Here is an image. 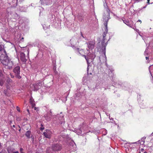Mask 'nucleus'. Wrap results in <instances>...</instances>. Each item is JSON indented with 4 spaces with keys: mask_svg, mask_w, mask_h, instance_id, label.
Instances as JSON below:
<instances>
[{
    "mask_svg": "<svg viewBox=\"0 0 153 153\" xmlns=\"http://www.w3.org/2000/svg\"><path fill=\"white\" fill-rule=\"evenodd\" d=\"M1 62L6 68L11 69L13 65V62L7 56L6 51H4V54H1L0 56Z\"/></svg>",
    "mask_w": 153,
    "mask_h": 153,
    "instance_id": "f257e3e1",
    "label": "nucleus"
},
{
    "mask_svg": "<svg viewBox=\"0 0 153 153\" xmlns=\"http://www.w3.org/2000/svg\"><path fill=\"white\" fill-rule=\"evenodd\" d=\"M77 51L79 52V53L82 56H84L86 59L88 64V66L87 69V73L88 75H91L92 74V73L90 72H89L88 70L89 68V64H90V62H92L93 59L95 58V55L94 54L91 53V54H89L88 53L87 55V57L86 55H85L86 53L84 51L83 49H80L79 48H77Z\"/></svg>",
    "mask_w": 153,
    "mask_h": 153,
    "instance_id": "f03ea898",
    "label": "nucleus"
},
{
    "mask_svg": "<svg viewBox=\"0 0 153 153\" xmlns=\"http://www.w3.org/2000/svg\"><path fill=\"white\" fill-rule=\"evenodd\" d=\"M109 12V10L107 9L106 11L104 13V15L103 16V21L105 22L104 24L105 27V30L106 32H108L107 22L110 19Z\"/></svg>",
    "mask_w": 153,
    "mask_h": 153,
    "instance_id": "7ed1b4c3",
    "label": "nucleus"
},
{
    "mask_svg": "<svg viewBox=\"0 0 153 153\" xmlns=\"http://www.w3.org/2000/svg\"><path fill=\"white\" fill-rule=\"evenodd\" d=\"M107 32H106V33L105 32L104 33V34H103V38L102 41V45L103 46H104V50L103 51V55L101 57V58L102 57H103V61H105V64H106V65H107V63L106 62L107 59H106V56L105 55V45L104 44V43L105 42V41H104L105 40V36H106V33Z\"/></svg>",
    "mask_w": 153,
    "mask_h": 153,
    "instance_id": "20e7f679",
    "label": "nucleus"
},
{
    "mask_svg": "<svg viewBox=\"0 0 153 153\" xmlns=\"http://www.w3.org/2000/svg\"><path fill=\"white\" fill-rule=\"evenodd\" d=\"M13 72L15 74V75L16 78L18 79H20L21 77L19 75L20 74V67L17 66L15 67L13 69Z\"/></svg>",
    "mask_w": 153,
    "mask_h": 153,
    "instance_id": "39448f33",
    "label": "nucleus"
},
{
    "mask_svg": "<svg viewBox=\"0 0 153 153\" xmlns=\"http://www.w3.org/2000/svg\"><path fill=\"white\" fill-rule=\"evenodd\" d=\"M42 83L41 81H39L37 83L33 85V91H36L38 90L39 88V87H41L42 85Z\"/></svg>",
    "mask_w": 153,
    "mask_h": 153,
    "instance_id": "423d86ee",
    "label": "nucleus"
},
{
    "mask_svg": "<svg viewBox=\"0 0 153 153\" xmlns=\"http://www.w3.org/2000/svg\"><path fill=\"white\" fill-rule=\"evenodd\" d=\"M62 148L61 146L59 144H53L52 145L51 149L54 151H58L60 150Z\"/></svg>",
    "mask_w": 153,
    "mask_h": 153,
    "instance_id": "0eeeda50",
    "label": "nucleus"
},
{
    "mask_svg": "<svg viewBox=\"0 0 153 153\" xmlns=\"http://www.w3.org/2000/svg\"><path fill=\"white\" fill-rule=\"evenodd\" d=\"M52 133L49 130H46L45 132L43 133L44 136L46 138H50Z\"/></svg>",
    "mask_w": 153,
    "mask_h": 153,
    "instance_id": "6e6552de",
    "label": "nucleus"
},
{
    "mask_svg": "<svg viewBox=\"0 0 153 153\" xmlns=\"http://www.w3.org/2000/svg\"><path fill=\"white\" fill-rule=\"evenodd\" d=\"M41 4L44 5H49L52 3V0H40Z\"/></svg>",
    "mask_w": 153,
    "mask_h": 153,
    "instance_id": "1a4fd4ad",
    "label": "nucleus"
},
{
    "mask_svg": "<svg viewBox=\"0 0 153 153\" xmlns=\"http://www.w3.org/2000/svg\"><path fill=\"white\" fill-rule=\"evenodd\" d=\"M50 113H49L45 114L44 116L45 119L48 121L50 120L51 119V117H52L51 110H50Z\"/></svg>",
    "mask_w": 153,
    "mask_h": 153,
    "instance_id": "9d476101",
    "label": "nucleus"
},
{
    "mask_svg": "<svg viewBox=\"0 0 153 153\" xmlns=\"http://www.w3.org/2000/svg\"><path fill=\"white\" fill-rule=\"evenodd\" d=\"M70 41L71 43V45H77L78 42V39L76 38H72L71 40H70Z\"/></svg>",
    "mask_w": 153,
    "mask_h": 153,
    "instance_id": "9b49d317",
    "label": "nucleus"
},
{
    "mask_svg": "<svg viewBox=\"0 0 153 153\" xmlns=\"http://www.w3.org/2000/svg\"><path fill=\"white\" fill-rule=\"evenodd\" d=\"M94 42H89L87 43V45L89 49H92L94 48Z\"/></svg>",
    "mask_w": 153,
    "mask_h": 153,
    "instance_id": "f8f14e48",
    "label": "nucleus"
},
{
    "mask_svg": "<svg viewBox=\"0 0 153 153\" xmlns=\"http://www.w3.org/2000/svg\"><path fill=\"white\" fill-rule=\"evenodd\" d=\"M20 59L23 62H25L27 59H26L25 54L21 52L20 53Z\"/></svg>",
    "mask_w": 153,
    "mask_h": 153,
    "instance_id": "ddd939ff",
    "label": "nucleus"
},
{
    "mask_svg": "<svg viewBox=\"0 0 153 153\" xmlns=\"http://www.w3.org/2000/svg\"><path fill=\"white\" fill-rule=\"evenodd\" d=\"M76 144L74 142L71 143L70 146V150L72 151H75L76 150Z\"/></svg>",
    "mask_w": 153,
    "mask_h": 153,
    "instance_id": "4468645a",
    "label": "nucleus"
},
{
    "mask_svg": "<svg viewBox=\"0 0 153 153\" xmlns=\"http://www.w3.org/2000/svg\"><path fill=\"white\" fill-rule=\"evenodd\" d=\"M7 150L8 153H19L18 151H15V149L13 148H8Z\"/></svg>",
    "mask_w": 153,
    "mask_h": 153,
    "instance_id": "2eb2a0df",
    "label": "nucleus"
},
{
    "mask_svg": "<svg viewBox=\"0 0 153 153\" xmlns=\"http://www.w3.org/2000/svg\"><path fill=\"white\" fill-rule=\"evenodd\" d=\"M146 139V137H143L140 140H139L138 141L139 143H140L141 145H143L144 142H145V140Z\"/></svg>",
    "mask_w": 153,
    "mask_h": 153,
    "instance_id": "dca6fc26",
    "label": "nucleus"
},
{
    "mask_svg": "<svg viewBox=\"0 0 153 153\" xmlns=\"http://www.w3.org/2000/svg\"><path fill=\"white\" fill-rule=\"evenodd\" d=\"M31 134V131H27L25 134V136L28 138H30V136Z\"/></svg>",
    "mask_w": 153,
    "mask_h": 153,
    "instance_id": "f3484780",
    "label": "nucleus"
},
{
    "mask_svg": "<svg viewBox=\"0 0 153 153\" xmlns=\"http://www.w3.org/2000/svg\"><path fill=\"white\" fill-rule=\"evenodd\" d=\"M5 81L4 79L3 78H0V85L2 86Z\"/></svg>",
    "mask_w": 153,
    "mask_h": 153,
    "instance_id": "a211bd4d",
    "label": "nucleus"
},
{
    "mask_svg": "<svg viewBox=\"0 0 153 153\" xmlns=\"http://www.w3.org/2000/svg\"><path fill=\"white\" fill-rule=\"evenodd\" d=\"M122 20L124 23H125L127 25L129 26V27H132V26L131 25L129 24V23L128 21H127L126 20Z\"/></svg>",
    "mask_w": 153,
    "mask_h": 153,
    "instance_id": "6ab92c4d",
    "label": "nucleus"
},
{
    "mask_svg": "<svg viewBox=\"0 0 153 153\" xmlns=\"http://www.w3.org/2000/svg\"><path fill=\"white\" fill-rule=\"evenodd\" d=\"M4 51H5L4 49V47L3 45H0V51L3 52L2 54H4Z\"/></svg>",
    "mask_w": 153,
    "mask_h": 153,
    "instance_id": "aec40b11",
    "label": "nucleus"
},
{
    "mask_svg": "<svg viewBox=\"0 0 153 153\" xmlns=\"http://www.w3.org/2000/svg\"><path fill=\"white\" fill-rule=\"evenodd\" d=\"M7 82L10 84V83H12L13 82L12 80L9 78H8L7 80Z\"/></svg>",
    "mask_w": 153,
    "mask_h": 153,
    "instance_id": "412c9836",
    "label": "nucleus"
},
{
    "mask_svg": "<svg viewBox=\"0 0 153 153\" xmlns=\"http://www.w3.org/2000/svg\"><path fill=\"white\" fill-rule=\"evenodd\" d=\"M107 131L105 129H104L102 131V134L104 135H105L107 134Z\"/></svg>",
    "mask_w": 153,
    "mask_h": 153,
    "instance_id": "4be33fe9",
    "label": "nucleus"
},
{
    "mask_svg": "<svg viewBox=\"0 0 153 153\" xmlns=\"http://www.w3.org/2000/svg\"><path fill=\"white\" fill-rule=\"evenodd\" d=\"M30 102L32 105L33 106L34 103L33 102V100L31 98H30Z\"/></svg>",
    "mask_w": 153,
    "mask_h": 153,
    "instance_id": "5701e85b",
    "label": "nucleus"
},
{
    "mask_svg": "<svg viewBox=\"0 0 153 153\" xmlns=\"http://www.w3.org/2000/svg\"><path fill=\"white\" fill-rule=\"evenodd\" d=\"M25 49V50H27V55L28 56L29 55V49L28 48H27L25 47L24 48Z\"/></svg>",
    "mask_w": 153,
    "mask_h": 153,
    "instance_id": "b1692460",
    "label": "nucleus"
},
{
    "mask_svg": "<svg viewBox=\"0 0 153 153\" xmlns=\"http://www.w3.org/2000/svg\"><path fill=\"white\" fill-rule=\"evenodd\" d=\"M2 71L1 70H0V77L3 78V75L2 74Z\"/></svg>",
    "mask_w": 153,
    "mask_h": 153,
    "instance_id": "393cba45",
    "label": "nucleus"
},
{
    "mask_svg": "<svg viewBox=\"0 0 153 153\" xmlns=\"http://www.w3.org/2000/svg\"><path fill=\"white\" fill-rule=\"evenodd\" d=\"M41 127L40 128V129L41 130H43L44 129V127H43V125L42 124H41Z\"/></svg>",
    "mask_w": 153,
    "mask_h": 153,
    "instance_id": "a878e982",
    "label": "nucleus"
},
{
    "mask_svg": "<svg viewBox=\"0 0 153 153\" xmlns=\"http://www.w3.org/2000/svg\"><path fill=\"white\" fill-rule=\"evenodd\" d=\"M114 16L117 19H118L119 20L120 19L119 18V17L117 16L116 15L114 14Z\"/></svg>",
    "mask_w": 153,
    "mask_h": 153,
    "instance_id": "bb28decb",
    "label": "nucleus"
},
{
    "mask_svg": "<svg viewBox=\"0 0 153 153\" xmlns=\"http://www.w3.org/2000/svg\"><path fill=\"white\" fill-rule=\"evenodd\" d=\"M16 109L19 112H20V108H19V107L17 106L16 107Z\"/></svg>",
    "mask_w": 153,
    "mask_h": 153,
    "instance_id": "cd10ccee",
    "label": "nucleus"
},
{
    "mask_svg": "<svg viewBox=\"0 0 153 153\" xmlns=\"http://www.w3.org/2000/svg\"><path fill=\"white\" fill-rule=\"evenodd\" d=\"M148 49L147 48H146L144 52V54L145 55H146V54H147V50Z\"/></svg>",
    "mask_w": 153,
    "mask_h": 153,
    "instance_id": "c85d7f7f",
    "label": "nucleus"
},
{
    "mask_svg": "<svg viewBox=\"0 0 153 153\" xmlns=\"http://www.w3.org/2000/svg\"><path fill=\"white\" fill-rule=\"evenodd\" d=\"M50 148H49L47 150V153H50L49 151L50 150Z\"/></svg>",
    "mask_w": 153,
    "mask_h": 153,
    "instance_id": "c756f323",
    "label": "nucleus"
},
{
    "mask_svg": "<svg viewBox=\"0 0 153 153\" xmlns=\"http://www.w3.org/2000/svg\"><path fill=\"white\" fill-rule=\"evenodd\" d=\"M132 28H133L134 29V30L137 32H138L139 30H138V29H136V28L135 29H134L133 27H132Z\"/></svg>",
    "mask_w": 153,
    "mask_h": 153,
    "instance_id": "7c9ffc66",
    "label": "nucleus"
},
{
    "mask_svg": "<svg viewBox=\"0 0 153 153\" xmlns=\"http://www.w3.org/2000/svg\"><path fill=\"white\" fill-rule=\"evenodd\" d=\"M31 139H32V141L33 142L34 141V138L33 137H32V136L31 137Z\"/></svg>",
    "mask_w": 153,
    "mask_h": 153,
    "instance_id": "2f4dec72",
    "label": "nucleus"
},
{
    "mask_svg": "<svg viewBox=\"0 0 153 153\" xmlns=\"http://www.w3.org/2000/svg\"><path fill=\"white\" fill-rule=\"evenodd\" d=\"M10 75L11 76V77H12V78H13L14 77V76L12 74H10Z\"/></svg>",
    "mask_w": 153,
    "mask_h": 153,
    "instance_id": "473e14b6",
    "label": "nucleus"
},
{
    "mask_svg": "<svg viewBox=\"0 0 153 153\" xmlns=\"http://www.w3.org/2000/svg\"><path fill=\"white\" fill-rule=\"evenodd\" d=\"M151 66H150L149 68V72L151 74H151V71L150 70V68L151 67Z\"/></svg>",
    "mask_w": 153,
    "mask_h": 153,
    "instance_id": "72a5a7b5",
    "label": "nucleus"
},
{
    "mask_svg": "<svg viewBox=\"0 0 153 153\" xmlns=\"http://www.w3.org/2000/svg\"><path fill=\"white\" fill-rule=\"evenodd\" d=\"M149 1H150V0H147V3L148 4H150L149 3Z\"/></svg>",
    "mask_w": 153,
    "mask_h": 153,
    "instance_id": "f704fd0d",
    "label": "nucleus"
},
{
    "mask_svg": "<svg viewBox=\"0 0 153 153\" xmlns=\"http://www.w3.org/2000/svg\"><path fill=\"white\" fill-rule=\"evenodd\" d=\"M134 0L137 2H139L140 1H141L142 0Z\"/></svg>",
    "mask_w": 153,
    "mask_h": 153,
    "instance_id": "c9c22d12",
    "label": "nucleus"
},
{
    "mask_svg": "<svg viewBox=\"0 0 153 153\" xmlns=\"http://www.w3.org/2000/svg\"><path fill=\"white\" fill-rule=\"evenodd\" d=\"M79 131H80V132H79V133H80V134L81 133V131L80 130V129L79 130Z\"/></svg>",
    "mask_w": 153,
    "mask_h": 153,
    "instance_id": "e433bc0d",
    "label": "nucleus"
},
{
    "mask_svg": "<svg viewBox=\"0 0 153 153\" xmlns=\"http://www.w3.org/2000/svg\"><path fill=\"white\" fill-rule=\"evenodd\" d=\"M137 22H140V23L141 22V21L140 20H138L137 21Z\"/></svg>",
    "mask_w": 153,
    "mask_h": 153,
    "instance_id": "4c0bfd02",
    "label": "nucleus"
},
{
    "mask_svg": "<svg viewBox=\"0 0 153 153\" xmlns=\"http://www.w3.org/2000/svg\"><path fill=\"white\" fill-rule=\"evenodd\" d=\"M146 60H147V59H149V58L148 57H146Z\"/></svg>",
    "mask_w": 153,
    "mask_h": 153,
    "instance_id": "58836bf2",
    "label": "nucleus"
},
{
    "mask_svg": "<svg viewBox=\"0 0 153 153\" xmlns=\"http://www.w3.org/2000/svg\"><path fill=\"white\" fill-rule=\"evenodd\" d=\"M110 120H113V118H111V119H110Z\"/></svg>",
    "mask_w": 153,
    "mask_h": 153,
    "instance_id": "ea45409f",
    "label": "nucleus"
},
{
    "mask_svg": "<svg viewBox=\"0 0 153 153\" xmlns=\"http://www.w3.org/2000/svg\"><path fill=\"white\" fill-rule=\"evenodd\" d=\"M146 6H147V5H146L145 6V7H143V8H145L146 7Z\"/></svg>",
    "mask_w": 153,
    "mask_h": 153,
    "instance_id": "a19ab883",
    "label": "nucleus"
},
{
    "mask_svg": "<svg viewBox=\"0 0 153 153\" xmlns=\"http://www.w3.org/2000/svg\"><path fill=\"white\" fill-rule=\"evenodd\" d=\"M55 70L56 69V67L55 66H54L53 68Z\"/></svg>",
    "mask_w": 153,
    "mask_h": 153,
    "instance_id": "79ce46f5",
    "label": "nucleus"
},
{
    "mask_svg": "<svg viewBox=\"0 0 153 153\" xmlns=\"http://www.w3.org/2000/svg\"><path fill=\"white\" fill-rule=\"evenodd\" d=\"M7 89H8L9 88V87H8V86H7Z\"/></svg>",
    "mask_w": 153,
    "mask_h": 153,
    "instance_id": "37998d69",
    "label": "nucleus"
},
{
    "mask_svg": "<svg viewBox=\"0 0 153 153\" xmlns=\"http://www.w3.org/2000/svg\"><path fill=\"white\" fill-rule=\"evenodd\" d=\"M1 143H0V148L1 147Z\"/></svg>",
    "mask_w": 153,
    "mask_h": 153,
    "instance_id": "c03bdc74",
    "label": "nucleus"
},
{
    "mask_svg": "<svg viewBox=\"0 0 153 153\" xmlns=\"http://www.w3.org/2000/svg\"><path fill=\"white\" fill-rule=\"evenodd\" d=\"M54 101H56L57 102V100H56L54 99Z\"/></svg>",
    "mask_w": 153,
    "mask_h": 153,
    "instance_id": "a18cd8bd",
    "label": "nucleus"
},
{
    "mask_svg": "<svg viewBox=\"0 0 153 153\" xmlns=\"http://www.w3.org/2000/svg\"><path fill=\"white\" fill-rule=\"evenodd\" d=\"M137 143V142H136L133 143H132L134 144V143Z\"/></svg>",
    "mask_w": 153,
    "mask_h": 153,
    "instance_id": "49530a36",
    "label": "nucleus"
},
{
    "mask_svg": "<svg viewBox=\"0 0 153 153\" xmlns=\"http://www.w3.org/2000/svg\"><path fill=\"white\" fill-rule=\"evenodd\" d=\"M13 127H15V126H14V125H13Z\"/></svg>",
    "mask_w": 153,
    "mask_h": 153,
    "instance_id": "de8ad7c7",
    "label": "nucleus"
},
{
    "mask_svg": "<svg viewBox=\"0 0 153 153\" xmlns=\"http://www.w3.org/2000/svg\"><path fill=\"white\" fill-rule=\"evenodd\" d=\"M34 109H35V110H36V107H35V108H34Z\"/></svg>",
    "mask_w": 153,
    "mask_h": 153,
    "instance_id": "09e8293b",
    "label": "nucleus"
},
{
    "mask_svg": "<svg viewBox=\"0 0 153 153\" xmlns=\"http://www.w3.org/2000/svg\"><path fill=\"white\" fill-rule=\"evenodd\" d=\"M4 93H5V94H6V93H5V91Z\"/></svg>",
    "mask_w": 153,
    "mask_h": 153,
    "instance_id": "8fccbe9b",
    "label": "nucleus"
},
{
    "mask_svg": "<svg viewBox=\"0 0 153 153\" xmlns=\"http://www.w3.org/2000/svg\"><path fill=\"white\" fill-rule=\"evenodd\" d=\"M24 39V38H23V37H22V39Z\"/></svg>",
    "mask_w": 153,
    "mask_h": 153,
    "instance_id": "3c124183",
    "label": "nucleus"
},
{
    "mask_svg": "<svg viewBox=\"0 0 153 153\" xmlns=\"http://www.w3.org/2000/svg\"><path fill=\"white\" fill-rule=\"evenodd\" d=\"M100 61H101V60L100 59Z\"/></svg>",
    "mask_w": 153,
    "mask_h": 153,
    "instance_id": "603ef678",
    "label": "nucleus"
},
{
    "mask_svg": "<svg viewBox=\"0 0 153 153\" xmlns=\"http://www.w3.org/2000/svg\"><path fill=\"white\" fill-rule=\"evenodd\" d=\"M144 153H146V152H144Z\"/></svg>",
    "mask_w": 153,
    "mask_h": 153,
    "instance_id": "864d4df0",
    "label": "nucleus"
},
{
    "mask_svg": "<svg viewBox=\"0 0 153 153\" xmlns=\"http://www.w3.org/2000/svg\"><path fill=\"white\" fill-rule=\"evenodd\" d=\"M27 111H29V110H27Z\"/></svg>",
    "mask_w": 153,
    "mask_h": 153,
    "instance_id": "5fc2aeb1",
    "label": "nucleus"
},
{
    "mask_svg": "<svg viewBox=\"0 0 153 153\" xmlns=\"http://www.w3.org/2000/svg\"><path fill=\"white\" fill-rule=\"evenodd\" d=\"M0 153H1V152H0Z\"/></svg>",
    "mask_w": 153,
    "mask_h": 153,
    "instance_id": "6e6d98bb",
    "label": "nucleus"
}]
</instances>
